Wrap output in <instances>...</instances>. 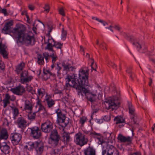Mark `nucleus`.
I'll use <instances>...</instances> for the list:
<instances>
[{
  "instance_id": "obj_36",
  "label": "nucleus",
  "mask_w": 155,
  "mask_h": 155,
  "mask_svg": "<svg viewBox=\"0 0 155 155\" xmlns=\"http://www.w3.org/2000/svg\"><path fill=\"white\" fill-rule=\"evenodd\" d=\"M43 55L44 57L45 58L46 60V62H47L48 61V57L50 56V54L47 52H45L43 53Z\"/></svg>"
},
{
  "instance_id": "obj_49",
  "label": "nucleus",
  "mask_w": 155,
  "mask_h": 155,
  "mask_svg": "<svg viewBox=\"0 0 155 155\" xmlns=\"http://www.w3.org/2000/svg\"><path fill=\"white\" fill-rule=\"evenodd\" d=\"M59 13L63 16H65V12L64 10H59Z\"/></svg>"
},
{
  "instance_id": "obj_54",
  "label": "nucleus",
  "mask_w": 155,
  "mask_h": 155,
  "mask_svg": "<svg viewBox=\"0 0 155 155\" xmlns=\"http://www.w3.org/2000/svg\"><path fill=\"white\" fill-rule=\"evenodd\" d=\"M57 67L56 68V69L58 71H59L61 69V68L59 66L58 64H57Z\"/></svg>"
},
{
  "instance_id": "obj_22",
  "label": "nucleus",
  "mask_w": 155,
  "mask_h": 155,
  "mask_svg": "<svg viewBox=\"0 0 155 155\" xmlns=\"http://www.w3.org/2000/svg\"><path fill=\"white\" fill-rule=\"evenodd\" d=\"M25 65V63L21 62L16 67L15 71L18 74L20 73L21 71H22V69L24 67Z\"/></svg>"
},
{
  "instance_id": "obj_17",
  "label": "nucleus",
  "mask_w": 155,
  "mask_h": 155,
  "mask_svg": "<svg viewBox=\"0 0 155 155\" xmlns=\"http://www.w3.org/2000/svg\"><path fill=\"white\" fill-rule=\"evenodd\" d=\"M117 138L121 142H127L130 143L132 140L131 137H125L120 134H119Z\"/></svg>"
},
{
  "instance_id": "obj_35",
  "label": "nucleus",
  "mask_w": 155,
  "mask_h": 155,
  "mask_svg": "<svg viewBox=\"0 0 155 155\" xmlns=\"http://www.w3.org/2000/svg\"><path fill=\"white\" fill-rule=\"evenodd\" d=\"M86 117H83L80 118V122L82 125H83L84 123L86 121Z\"/></svg>"
},
{
  "instance_id": "obj_57",
  "label": "nucleus",
  "mask_w": 155,
  "mask_h": 155,
  "mask_svg": "<svg viewBox=\"0 0 155 155\" xmlns=\"http://www.w3.org/2000/svg\"><path fill=\"white\" fill-rule=\"evenodd\" d=\"M130 155H141V154L140 153H135L131 154Z\"/></svg>"
},
{
  "instance_id": "obj_7",
  "label": "nucleus",
  "mask_w": 155,
  "mask_h": 155,
  "mask_svg": "<svg viewBox=\"0 0 155 155\" xmlns=\"http://www.w3.org/2000/svg\"><path fill=\"white\" fill-rule=\"evenodd\" d=\"M50 135L51 143L53 146H57L59 139V136L57 130L54 129L52 130Z\"/></svg>"
},
{
  "instance_id": "obj_15",
  "label": "nucleus",
  "mask_w": 155,
  "mask_h": 155,
  "mask_svg": "<svg viewBox=\"0 0 155 155\" xmlns=\"http://www.w3.org/2000/svg\"><path fill=\"white\" fill-rule=\"evenodd\" d=\"M62 66L63 67L64 70L66 71H73L75 69L74 67L71 66L70 64L68 63H66L64 62L62 63Z\"/></svg>"
},
{
  "instance_id": "obj_58",
  "label": "nucleus",
  "mask_w": 155,
  "mask_h": 155,
  "mask_svg": "<svg viewBox=\"0 0 155 155\" xmlns=\"http://www.w3.org/2000/svg\"><path fill=\"white\" fill-rule=\"evenodd\" d=\"M43 111V114L44 115V116H47V112L45 110H44Z\"/></svg>"
},
{
  "instance_id": "obj_38",
  "label": "nucleus",
  "mask_w": 155,
  "mask_h": 155,
  "mask_svg": "<svg viewBox=\"0 0 155 155\" xmlns=\"http://www.w3.org/2000/svg\"><path fill=\"white\" fill-rule=\"evenodd\" d=\"M63 45V44L58 43L54 45L55 47L58 49H60L61 50V48Z\"/></svg>"
},
{
  "instance_id": "obj_59",
  "label": "nucleus",
  "mask_w": 155,
  "mask_h": 155,
  "mask_svg": "<svg viewBox=\"0 0 155 155\" xmlns=\"http://www.w3.org/2000/svg\"><path fill=\"white\" fill-rule=\"evenodd\" d=\"M150 82L149 83V85L150 86L151 85V84H152V80L151 78H150Z\"/></svg>"
},
{
  "instance_id": "obj_32",
  "label": "nucleus",
  "mask_w": 155,
  "mask_h": 155,
  "mask_svg": "<svg viewBox=\"0 0 155 155\" xmlns=\"http://www.w3.org/2000/svg\"><path fill=\"white\" fill-rule=\"evenodd\" d=\"M36 116L35 113H32L30 112L28 114V118L30 120H33L35 119Z\"/></svg>"
},
{
  "instance_id": "obj_46",
  "label": "nucleus",
  "mask_w": 155,
  "mask_h": 155,
  "mask_svg": "<svg viewBox=\"0 0 155 155\" xmlns=\"http://www.w3.org/2000/svg\"><path fill=\"white\" fill-rule=\"evenodd\" d=\"M0 13L4 14L5 15H7L8 14V13L6 10H0Z\"/></svg>"
},
{
  "instance_id": "obj_47",
  "label": "nucleus",
  "mask_w": 155,
  "mask_h": 155,
  "mask_svg": "<svg viewBox=\"0 0 155 155\" xmlns=\"http://www.w3.org/2000/svg\"><path fill=\"white\" fill-rule=\"evenodd\" d=\"M131 119L132 120L134 124H136V121L135 115L134 116H131Z\"/></svg>"
},
{
  "instance_id": "obj_61",
  "label": "nucleus",
  "mask_w": 155,
  "mask_h": 155,
  "mask_svg": "<svg viewBox=\"0 0 155 155\" xmlns=\"http://www.w3.org/2000/svg\"><path fill=\"white\" fill-rule=\"evenodd\" d=\"M101 94H102V92H99V93L98 95L99 98H100L102 96Z\"/></svg>"
},
{
  "instance_id": "obj_18",
  "label": "nucleus",
  "mask_w": 155,
  "mask_h": 155,
  "mask_svg": "<svg viewBox=\"0 0 155 155\" xmlns=\"http://www.w3.org/2000/svg\"><path fill=\"white\" fill-rule=\"evenodd\" d=\"M12 140L13 141V143L15 144H18L21 138V135L17 133L13 134L12 136Z\"/></svg>"
},
{
  "instance_id": "obj_33",
  "label": "nucleus",
  "mask_w": 155,
  "mask_h": 155,
  "mask_svg": "<svg viewBox=\"0 0 155 155\" xmlns=\"http://www.w3.org/2000/svg\"><path fill=\"white\" fill-rule=\"evenodd\" d=\"M38 93L39 96L42 97L45 94V91L43 89H39L38 90Z\"/></svg>"
},
{
  "instance_id": "obj_34",
  "label": "nucleus",
  "mask_w": 155,
  "mask_h": 155,
  "mask_svg": "<svg viewBox=\"0 0 155 155\" xmlns=\"http://www.w3.org/2000/svg\"><path fill=\"white\" fill-rule=\"evenodd\" d=\"M97 139L98 140V143L99 144H102L105 143V141H104L102 137H98Z\"/></svg>"
},
{
  "instance_id": "obj_56",
  "label": "nucleus",
  "mask_w": 155,
  "mask_h": 155,
  "mask_svg": "<svg viewBox=\"0 0 155 155\" xmlns=\"http://www.w3.org/2000/svg\"><path fill=\"white\" fill-rule=\"evenodd\" d=\"M92 18L93 19H95L98 21H99V20H100V19H99L97 17H92Z\"/></svg>"
},
{
  "instance_id": "obj_43",
  "label": "nucleus",
  "mask_w": 155,
  "mask_h": 155,
  "mask_svg": "<svg viewBox=\"0 0 155 155\" xmlns=\"http://www.w3.org/2000/svg\"><path fill=\"white\" fill-rule=\"evenodd\" d=\"M38 107H39L38 111H41L42 110L43 111L44 110H45V109L41 104H39Z\"/></svg>"
},
{
  "instance_id": "obj_31",
  "label": "nucleus",
  "mask_w": 155,
  "mask_h": 155,
  "mask_svg": "<svg viewBox=\"0 0 155 155\" xmlns=\"http://www.w3.org/2000/svg\"><path fill=\"white\" fill-rule=\"evenodd\" d=\"M67 35V31L64 30V28H63L62 30L61 39L63 40H64L66 38Z\"/></svg>"
},
{
  "instance_id": "obj_24",
  "label": "nucleus",
  "mask_w": 155,
  "mask_h": 155,
  "mask_svg": "<svg viewBox=\"0 0 155 155\" xmlns=\"http://www.w3.org/2000/svg\"><path fill=\"white\" fill-rule=\"evenodd\" d=\"M128 107L130 114H131L132 116H134L135 115L134 113L135 109L131 103H128Z\"/></svg>"
},
{
  "instance_id": "obj_27",
  "label": "nucleus",
  "mask_w": 155,
  "mask_h": 155,
  "mask_svg": "<svg viewBox=\"0 0 155 155\" xmlns=\"http://www.w3.org/2000/svg\"><path fill=\"white\" fill-rule=\"evenodd\" d=\"M12 113L13 114V118L15 119L16 117L19 114V111L18 109L15 107L12 108Z\"/></svg>"
},
{
  "instance_id": "obj_13",
  "label": "nucleus",
  "mask_w": 155,
  "mask_h": 155,
  "mask_svg": "<svg viewBox=\"0 0 155 155\" xmlns=\"http://www.w3.org/2000/svg\"><path fill=\"white\" fill-rule=\"evenodd\" d=\"M17 123L19 127L20 128H25L27 126V121L22 117L18 118L17 121Z\"/></svg>"
},
{
  "instance_id": "obj_44",
  "label": "nucleus",
  "mask_w": 155,
  "mask_h": 155,
  "mask_svg": "<svg viewBox=\"0 0 155 155\" xmlns=\"http://www.w3.org/2000/svg\"><path fill=\"white\" fill-rule=\"evenodd\" d=\"M98 21L101 23L104 26H105L106 25H108V23L107 22L103 20L100 19Z\"/></svg>"
},
{
  "instance_id": "obj_5",
  "label": "nucleus",
  "mask_w": 155,
  "mask_h": 155,
  "mask_svg": "<svg viewBox=\"0 0 155 155\" xmlns=\"http://www.w3.org/2000/svg\"><path fill=\"white\" fill-rule=\"evenodd\" d=\"M28 147H29L28 150L29 149L31 150L34 147L37 152L40 154L41 153L43 150V143L41 142H37L35 143L32 142L30 143L28 146H26V148Z\"/></svg>"
},
{
  "instance_id": "obj_9",
  "label": "nucleus",
  "mask_w": 155,
  "mask_h": 155,
  "mask_svg": "<svg viewBox=\"0 0 155 155\" xmlns=\"http://www.w3.org/2000/svg\"><path fill=\"white\" fill-rule=\"evenodd\" d=\"M20 73V81L21 83L24 84L30 81L32 79V77L28 76V72L26 71H21Z\"/></svg>"
},
{
  "instance_id": "obj_63",
  "label": "nucleus",
  "mask_w": 155,
  "mask_h": 155,
  "mask_svg": "<svg viewBox=\"0 0 155 155\" xmlns=\"http://www.w3.org/2000/svg\"><path fill=\"white\" fill-rule=\"evenodd\" d=\"M80 48H81V50H82V51H83V52L84 53V49L83 48V47L81 46H80Z\"/></svg>"
},
{
  "instance_id": "obj_21",
  "label": "nucleus",
  "mask_w": 155,
  "mask_h": 155,
  "mask_svg": "<svg viewBox=\"0 0 155 155\" xmlns=\"http://www.w3.org/2000/svg\"><path fill=\"white\" fill-rule=\"evenodd\" d=\"M8 137V135L7 130L4 129H2L1 131V139L6 140Z\"/></svg>"
},
{
  "instance_id": "obj_50",
  "label": "nucleus",
  "mask_w": 155,
  "mask_h": 155,
  "mask_svg": "<svg viewBox=\"0 0 155 155\" xmlns=\"http://www.w3.org/2000/svg\"><path fill=\"white\" fill-rule=\"evenodd\" d=\"M10 97L8 94H6L4 99L9 101Z\"/></svg>"
},
{
  "instance_id": "obj_48",
  "label": "nucleus",
  "mask_w": 155,
  "mask_h": 155,
  "mask_svg": "<svg viewBox=\"0 0 155 155\" xmlns=\"http://www.w3.org/2000/svg\"><path fill=\"white\" fill-rule=\"evenodd\" d=\"M4 67L3 63L2 61H0V68L2 70L4 68Z\"/></svg>"
},
{
  "instance_id": "obj_51",
  "label": "nucleus",
  "mask_w": 155,
  "mask_h": 155,
  "mask_svg": "<svg viewBox=\"0 0 155 155\" xmlns=\"http://www.w3.org/2000/svg\"><path fill=\"white\" fill-rule=\"evenodd\" d=\"M44 8L45 9V10H49L51 8H50L49 5L46 4L45 5V7H44Z\"/></svg>"
},
{
  "instance_id": "obj_42",
  "label": "nucleus",
  "mask_w": 155,
  "mask_h": 155,
  "mask_svg": "<svg viewBox=\"0 0 155 155\" xmlns=\"http://www.w3.org/2000/svg\"><path fill=\"white\" fill-rule=\"evenodd\" d=\"M3 102L4 103V107H6L7 104L9 103V101L5 100L4 99L3 100Z\"/></svg>"
},
{
  "instance_id": "obj_28",
  "label": "nucleus",
  "mask_w": 155,
  "mask_h": 155,
  "mask_svg": "<svg viewBox=\"0 0 155 155\" xmlns=\"http://www.w3.org/2000/svg\"><path fill=\"white\" fill-rule=\"evenodd\" d=\"M50 57H51L52 58V62L53 64H54L58 58V57L55 51L50 53Z\"/></svg>"
},
{
  "instance_id": "obj_12",
  "label": "nucleus",
  "mask_w": 155,
  "mask_h": 155,
  "mask_svg": "<svg viewBox=\"0 0 155 155\" xmlns=\"http://www.w3.org/2000/svg\"><path fill=\"white\" fill-rule=\"evenodd\" d=\"M53 42L54 43V40L52 38H48V40L47 42L46 43L47 44L45 47V49H47L50 52L52 53L54 52L53 49V47L54 45V44H53Z\"/></svg>"
},
{
  "instance_id": "obj_37",
  "label": "nucleus",
  "mask_w": 155,
  "mask_h": 155,
  "mask_svg": "<svg viewBox=\"0 0 155 155\" xmlns=\"http://www.w3.org/2000/svg\"><path fill=\"white\" fill-rule=\"evenodd\" d=\"M44 77H45L47 75L48 77H49L50 75L51 74V72L48 70L46 71H44Z\"/></svg>"
},
{
  "instance_id": "obj_14",
  "label": "nucleus",
  "mask_w": 155,
  "mask_h": 155,
  "mask_svg": "<svg viewBox=\"0 0 155 155\" xmlns=\"http://www.w3.org/2000/svg\"><path fill=\"white\" fill-rule=\"evenodd\" d=\"M115 149L112 146H108L107 151L104 150L102 152V155H113Z\"/></svg>"
},
{
  "instance_id": "obj_16",
  "label": "nucleus",
  "mask_w": 155,
  "mask_h": 155,
  "mask_svg": "<svg viewBox=\"0 0 155 155\" xmlns=\"http://www.w3.org/2000/svg\"><path fill=\"white\" fill-rule=\"evenodd\" d=\"M84 153L85 155H96L95 149L90 146L84 150Z\"/></svg>"
},
{
  "instance_id": "obj_4",
  "label": "nucleus",
  "mask_w": 155,
  "mask_h": 155,
  "mask_svg": "<svg viewBox=\"0 0 155 155\" xmlns=\"http://www.w3.org/2000/svg\"><path fill=\"white\" fill-rule=\"evenodd\" d=\"M56 112L58 116V123L63 127L66 126L69 123L68 118H66L65 114L61 110L58 109Z\"/></svg>"
},
{
  "instance_id": "obj_52",
  "label": "nucleus",
  "mask_w": 155,
  "mask_h": 155,
  "mask_svg": "<svg viewBox=\"0 0 155 155\" xmlns=\"http://www.w3.org/2000/svg\"><path fill=\"white\" fill-rule=\"evenodd\" d=\"M32 87L29 86H28L27 87V90L29 91L30 92L32 90Z\"/></svg>"
},
{
  "instance_id": "obj_39",
  "label": "nucleus",
  "mask_w": 155,
  "mask_h": 155,
  "mask_svg": "<svg viewBox=\"0 0 155 155\" xmlns=\"http://www.w3.org/2000/svg\"><path fill=\"white\" fill-rule=\"evenodd\" d=\"M107 64V65H110V66L112 67L113 68H114V67H117L116 65L113 62L111 61H108Z\"/></svg>"
},
{
  "instance_id": "obj_64",
  "label": "nucleus",
  "mask_w": 155,
  "mask_h": 155,
  "mask_svg": "<svg viewBox=\"0 0 155 155\" xmlns=\"http://www.w3.org/2000/svg\"><path fill=\"white\" fill-rule=\"evenodd\" d=\"M55 93H61V92L60 91H58V90H55Z\"/></svg>"
},
{
  "instance_id": "obj_11",
  "label": "nucleus",
  "mask_w": 155,
  "mask_h": 155,
  "mask_svg": "<svg viewBox=\"0 0 155 155\" xmlns=\"http://www.w3.org/2000/svg\"><path fill=\"white\" fill-rule=\"evenodd\" d=\"M11 91L14 94L19 95H22L25 92L24 87L20 85L16 87L12 88Z\"/></svg>"
},
{
  "instance_id": "obj_45",
  "label": "nucleus",
  "mask_w": 155,
  "mask_h": 155,
  "mask_svg": "<svg viewBox=\"0 0 155 155\" xmlns=\"http://www.w3.org/2000/svg\"><path fill=\"white\" fill-rule=\"evenodd\" d=\"M28 8L30 10H33L36 8L35 7L32 5H29L28 6Z\"/></svg>"
},
{
  "instance_id": "obj_53",
  "label": "nucleus",
  "mask_w": 155,
  "mask_h": 155,
  "mask_svg": "<svg viewBox=\"0 0 155 155\" xmlns=\"http://www.w3.org/2000/svg\"><path fill=\"white\" fill-rule=\"evenodd\" d=\"M114 28L118 31H120V27L117 25H115L114 26Z\"/></svg>"
},
{
  "instance_id": "obj_25",
  "label": "nucleus",
  "mask_w": 155,
  "mask_h": 155,
  "mask_svg": "<svg viewBox=\"0 0 155 155\" xmlns=\"http://www.w3.org/2000/svg\"><path fill=\"white\" fill-rule=\"evenodd\" d=\"M62 137L64 141L67 142L69 140L70 137L69 134L65 132H64L62 134Z\"/></svg>"
},
{
  "instance_id": "obj_6",
  "label": "nucleus",
  "mask_w": 155,
  "mask_h": 155,
  "mask_svg": "<svg viewBox=\"0 0 155 155\" xmlns=\"http://www.w3.org/2000/svg\"><path fill=\"white\" fill-rule=\"evenodd\" d=\"M75 142L77 144L82 146L87 143V139L81 133L79 132L75 135Z\"/></svg>"
},
{
  "instance_id": "obj_2",
  "label": "nucleus",
  "mask_w": 155,
  "mask_h": 155,
  "mask_svg": "<svg viewBox=\"0 0 155 155\" xmlns=\"http://www.w3.org/2000/svg\"><path fill=\"white\" fill-rule=\"evenodd\" d=\"M13 25L12 21L6 22L2 30V32L8 34L12 31L18 44L21 43L26 45H32L35 44V39L33 34L31 32H28L26 31V28L24 25L18 24L12 30L11 26Z\"/></svg>"
},
{
  "instance_id": "obj_40",
  "label": "nucleus",
  "mask_w": 155,
  "mask_h": 155,
  "mask_svg": "<svg viewBox=\"0 0 155 155\" xmlns=\"http://www.w3.org/2000/svg\"><path fill=\"white\" fill-rule=\"evenodd\" d=\"M103 119L106 121H108L110 120V115H107L104 116Z\"/></svg>"
},
{
  "instance_id": "obj_23",
  "label": "nucleus",
  "mask_w": 155,
  "mask_h": 155,
  "mask_svg": "<svg viewBox=\"0 0 155 155\" xmlns=\"http://www.w3.org/2000/svg\"><path fill=\"white\" fill-rule=\"evenodd\" d=\"M114 120L116 122V124H122L124 123V120L121 116H117L114 119Z\"/></svg>"
},
{
  "instance_id": "obj_19",
  "label": "nucleus",
  "mask_w": 155,
  "mask_h": 155,
  "mask_svg": "<svg viewBox=\"0 0 155 155\" xmlns=\"http://www.w3.org/2000/svg\"><path fill=\"white\" fill-rule=\"evenodd\" d=\"M0 149L3 152L8 153L9 152V147L5 143L0 144Z\"/></svg>"
},
{
  "instance_id": "obj_1",
  "label": "nucleus",
  "mask_w": 155,
  "mask_h": 155,
  "mask_svg": "<svg viewBox=\"0 0 155 155\" xmlns=\"http://www.w3.org/2000/svg\"><path fill=\"white\" fill-rule=\"evenodd\" d=\"M89 69L86 70L83 68L79 70L78 74H73L72 75H67L65 79L66 86L75 88L79 97L82 98L85 95L91 102L94 101L96 93L91 92L86 86L89 85L88 78Z\"/></svg>"
},
{
  "instance_id": "obj_29",
  "label": "nucleus",
  "mask_w": 155,
  "mask_h": 155,
  "mask_svg": "<svg viewBox=\"0 0 155 155\" xmlns=\"http://www.w3.org/2000/svg\"><path fill=\"white\" fill-rule=\"evenodd\" d=\"M38 62L39 65L44 64V58L41 55H38Z\"/></svg>"
},
{
  "instance_id": "obj_3",
  "label": "nucleus",
  "mask_w": 155,
  "mask_h": 155,
  "mask_svg": "<svg viewBox=\"0 0 155 155\" xmlns=\"http://www.w3.org/2000/svg\"><path fill=\"white\" fill-rule=\"evenodd\" d=\"M119 93L118 92L117 95L106 100L104 104L107 109H111L112 110L117 109L119 107L120 103L119 101Z\"/></svg>"
},
{
  "instance_id": "obj_41",
  "label": "nucleus",
  "mask_w": 155,
  "mask_h": 155,
  "mask_svg": "<svg viewBox=\"0 0 155 155\" xmlns=\"http://www.w3.org/2000/svg\"><path fill=\"white\" fill-rule=\"evenodd\" d=\"M133 44L135 45L137 48H139L140 49L142 47L141 45L138 42H134Z\"/></svg>"
},
{
  "instance_id": "obj_30",
  "label": "nucleus",
  "mask_w": 155,
  "mask_h": 155,
  "mask_svg": "<svg viewBox=\"0 0 155 155\" xmlns=\"http://www.w3.org/2000/svg\"><path fill=\"white\" fill-rule=\"evenodd\" d=\"M46 101L47 102L48 105L49 107H51L54 104V101L51 99L48 98L46 99Z\"/></svg>"
},
{
  "instance_id": "obj_62",
  "label": "nucleus",
  "mask_w": 155,
  "mask_h": 155,
  "mask_svg": "<svg viewBox=\"0 0 155 155\" xmlns=\"http://www.w3.org/2000/svg\"><path fill=\"white\" fill-rule=\"evenodd\" d=\"M21 15H27V14H26V12L25 11H23L21 12Z\"/></svg>"
},
{
  "instance_id": "obj_55",
  "label": "nucleus",
  "mask_w": 155,
  "mask_h": 155,
  "mask_svg": "<svg viewBox=\"0 0 155 155\" xmlns=\"http://www.w3.org/2000/svg\"><path fill=\"white\" fill-rule=\"evenodd\" d=\"M35 24V23H34L33 24V26H33V28L32 30H33V31L35 33H36V28L34 27Z\"/></svg>"
},
{
  "instance_id": "obj_60",
  "label": "nucleus",
  "mask_w": 155,
  "mask_h": 155,
  "mask_svg": "<svg viewBox=\"0 0 155 155\" xmlns=\"http://www.w3.org/2000/svg\"><path fill=\"white\" fill-rule=\"evenodd\" d=\"M49 34L50 32L51 31V30L52 29V28L51 27H49Z\"/></svg>"
},
{
  "instance_id": "obj_20",
  "label": "nucleus",
  "mask_w": 155,
  "mask_h": 155,
  "mask_svg": "<svg viewBox=\"0 0 155 155\" xmlns=\"http://www.w3.org/2000/svg\"><path fill=\"white\" fill-rule=\"evenodd\" d=\"M6 47L3 44H0V52L3 55L4 58L6 57L7 54L5 49Z\"/></svg>"
},
{
  "instance_id": "obj_10",
  "label": "nucleus",
  "mask_w": 155,
  "mask_h": 155,
  "mask_svg": "<svg viewBox=\"0 0 155 155\" xmlns=\"http://www.w3.org/2000/svg\"><path fill=\"white\" fill-rule=\"evenodd\" d=\"M31 135L35 139L38 138L41 136V131L37 127H34L30 128Z\"/></svg>"
},
{
  "instance_id": "obj_26",
  "label": "nucleus",
  "mask_w": 155,
  "mask_h": 155,
  "mask_svg": "<svg viewBox=\"0 0 155 155\" xmlns=\"http://www.w3.org/2000/svg\"><path fill=\"white\" fill-rule=\"evenodd\" d=\"M25 109L30 110V111L32 109V105L31 103L28 101H26L25 102Z\"/></svg>"
},
{
  "instance_id": "obj_8",
  "label": "nucleus",
  "mask_w": 155,
  "mask_h": 155,
  "mask_svg": "<svg viewBox=\"0 0 155 155\" xmlns=\"http://www.w3.org/2000/svg\"><path fill=\"white\" fill-rule=\"evenodd\" d=\"M53 128L52 123L49 120H46L42 124L41 129L42 131L45 133H48L52 131Z\"/></svg>"
}]
</instances>
